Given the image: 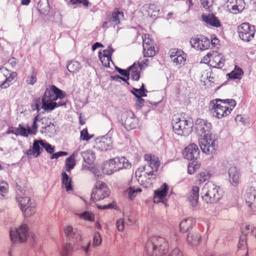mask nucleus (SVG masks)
<instances>
[{
	"instance_id": "obj_38",
	"label": "nucleus",
	"mask_w": 256,
	"mask_h": 256,
	"mask_svg": "<svg viewBox=\"0 0 256 256\" xmlns=\"http://www.w3.org/2000/svg\"><path fill=\"white\" fill-rule=\"evenodd\" d=\"M80 64L74 60L69 62L67 65V68L70 72H78L80 68Z\"/></svg>"
},
{
	"instance_id": "obj_3",
	"label": "nucleus",
	"mask_w": 256,
	"mask_h": 256,
	"mask_svg": "<svg viewBox=\"0 0 256 256\" xmlns=\"http://www.w3.org/2000/svg\"><path fill=\"white\" fill-rule=\"evenodd\" d=\"M169 244L164 237L154 236L148 238L145 245V250L149 256L157 254H164L168 251Z\"/></svg>"
},
{
	"instance_id": "obj_56",
	"label": "nucleus",
	"mask_w": 256,
	"mask_h": 256,
	"mask_svg": "<svg viewBox=\"0 0 256 256\" xmlns=\"http://www.w3.org/2000/svg\"><path fill=\"white\" fill-rule=\"evenodd\" d=\"M116 226L119 232H122L124 228V219L120 218L116 222Z\"/></svg>"
},
{
	"instance_id": "obj_15",
	"label": "nucleus",
	"mask_w": 256,
	"mask_h": 256,
	"mask_svg": "<svg viewBox=\"0 0 256 256\" xmlns=\"http://www.w3.org/2000/svg\"><path fill=\"white\" fill-rule=\"evenodd\" d=\"M192 47L200 50H208L210 46V40L204 36H195L190 40Z\"/></svg>"
},
{
	"instance_id": "obj_24",
	"label": "nucleus",
	"mask_w": 256,
	"mask_h": 256,
	"mask_svg": "<svg viewBox=\"0 0 256 256\" xmlns=\"http://www.w3.org/2000/svg\"><path fill=\"white\" fill-rule=\"evenodd\" d=\"M112 142L110 138L102 137L96 140L94 147L102 151H106L112 148Z\"/></svg>"
},
{
	"instance_id": "obj_23",
	"label": "nucleus",
	"mask_w": 256,
	"mask_h": 256,
	"mask_svg": "<svg viewBox=\"0 0 256 256\" xmlns=\"http://www.w3.org/2000/svg\"><path fill=\"white\" fill-rule=\"evenodd\" d=\"M168 186L164 183L158 189L154 191V203H159L163 201L164 198L167 194Z\"/></svg>"
},
{
	"instance_id": "obj_63",
	"label": "nucleus",
	"mask_w": 256,
	"mask_h": 256,
	"mask_svg": "<svg viewBox=\"0 0 256 256\" xmlns=\"http://www.w3.org/2000/svg\"><path fill=\"white\" fill-rule=\"evenodd\" d=\"M148 63V59H144V60H142L140 62H138V64H136L137 66L140 69L142 70V68H144L145 67L147 66Z\"/></svg>"
},
{
	"instance_id": "obj_19",
	"label": "nucleus",
	"mask_w": 256,
	"mask_h": 256,
	"mask_svg": "<svg viewBox=\"0 0 256 256\" xmlns=\"http://www.w3.org/2000/svg\"><path fill=\"white\" fill-rule=\"evenodd\" d=\"M200 151L197 145L194 144H189L184 148L183 152L184 156L188 160H197L199 157Z\"/></svg>"
},
{
	"instance_id": "obj_33",
	"label": "nucleus",
	"mask_w": 256,
	"mask_h": 256,
	"mask_svg": "<svg viewBox=\"0 0 256 256\" xmlns=\"http://www.w3.org/2000/svg\"><path fill=\"white\" fill-rule=\"evenodd\" d=\"M212 176V174L208 170H204L199 172L196 176L198 182L200 184L209 180Z\"/></svg>"
},
{
	"instance_id": "obj_10",
	"label": "nucleus",
	"mask_w": 256,
	"mask_h": 256,
	"mask_svg": "<svg viewBox=\"0 0 256 256\" xmlns=\"http://www.w3.org/2000/svg\"><path fill=\"white\" fill-rule=\"evenodd\" d=\"M204 64L214 68H221L224 66L225 60L222 54L217 51H210L202 59Z\"/></svg>"
},
{
	"instance_id": "obj_8",
	"label": "nucleus",
	"mask_w": 256,
	"mask_h": 256,
	"mask_svg": "<svg viewBox=\"0 0 256 256\" xmlns=\"http://www.w3.org/2000/svg\"><path fill=\"white\" fill-rule=\"evenodd\" d=\"M239 38L244 42H250L254 39L256 28L249 22H244L237 28Z\"/></svg>"
},
{
	"instance_id": "obj_42",
	"label": "nucleus",
	"mask_w": 256,
	"mask_h": 256,
	"mask_svg": "<svg viewBox=\"0 0 256 256\" xmlns=\"http://www.w3.org/2000/svg\"><path fill=\"white\" fill-rule=\"evenodd\" d=\"M248 250L245 236H241L238 244V252H241L243 251L244 252H247Z\"/></svg>"
},
{
	"instance_id": "obj_20",
	"label": "nucleus",
	"mask_w": 256,
	"mask_h": 256,
	"mask_svg": "<svg viewBox=\"0 0 256 256\" xmlns=\"http://www.w3.org/2000/svg\"><path fill=\"white\" fill-rule=\"evenodd\" d=\"M144 160L147 162L151 171L156 172L160 164V161L158 156L152 154H146L144 156Z\"/></svg>"
},
{
	"instance_id": "obj_46",
	"label": "nucleus",
	"mask_w": 256,
	"mask_h": 256,
	"mask_svg": "<svg viewBox=\"0 0 256 256\" xmlns=\"http://www.w3.org/2000/svg\"><path fill=\"white\" fill-rule=\"evenodd\" d=\"M90 171L92 172V173L94 174L96 179L97 180H98V179L100 178H101L103 176V171L102 172L100 168L96 167V166H94L91 168Z\"/></svg>"
},
{
	"instance_id": "obj_35",
	"label": "nucleus",
	"mask_w": 256,
	"mask_h": 256,
	"mask_svg": "<svg viewBox=\"0 0 256 256\" xmlns=\"http://www.w3.org/2000/svg\"><path fill=\"white\" fill-rule=\"evenodd\" d=\"M76 164V156L74 154H72L66 160V170L68 172H70V170L74 168Z\"/></svg>"
},
{
	"instance_id": "obj_7",
	"label": "nucleus",
	"mask_w": 256,
	"mask_h": 256,
	"mask_svg": "<svg viewBox=\"0 0 256 256\" xmlns=\"http://www.w3.org/2000/svg\"><path fill=\"white\" fill-rule=\"evenodd\" d=\"M29 228L26 224H22L18 227L12 228L10 232V238L13 243L25 242L29 234Z\"/></svg>"
},
{
	"instance_id": "obj_5",
	"label": "nucleus",
	"mask_w": 256,
	"mask_h": 256,
	"mask_svg": "<svg viewBox=\"0 0 256 256\" xmlns=\"http://www.w3.org/2000/svg\"><path fill=\"white\" fill-rule=\"evenodd\" d=\"M174 131L180 136H188L192 131V124L185 118L174 115L172 120Z\"/></svg>"
},
{
	"instance_id": "obj_9",
	"label": "nucleus",
	"mask_w": 256,
	"mask_h": 256,
	"mask_svg": "<svg viewBox=\"0 0 256 256\" xmlns=\"http://www.w3.org/2000/svg\"><path fill=\"white\" fill-rule=\"evenodd\" d=\"M110 192L109 188L104 182L97 180L92 191L91 199L94 202L103 200L108 197Z\"/></svg>"
},
{
	"instance_id": "obj_54",
	"label": "nucleus",
	"mask_w": 256,
	"mask_h": 256,
	"mask_svg": "<svg viewBox=\"0 0 256 256\" xmlns=\"http://www.w3.org/2000/svg\"><path fill=\"white\" fill-rule=\"evenodd\" d=\"M243 8L242 6H238L236 4L231 6L230 8H229L231 12L236 14L239 12H241Z\"/></svg>"
},
{
	"instance_id": "obj_25",
	"label": "nucleus",
	"mask_w": 256,
	"mask_h": 256,
	"mask_svg": "<svg viewBox=\"0 0 256 256\" xmlns=\"http://www.w3.org/2000/svg\"><path fill=\"white\" fill-rule=\"evenodd\" d=\"M12 133L16 136L24 137H28V135L36 134L32 127H30L28 124L25 127L22 124H19L18 128L15 130V132H12Z\"/></svg>"
},
{
	"instance_id": "obj_57",
	"label": "nucleus",
	"mask_w": 256,
	"mask_h": 256,
	"mask_svg": "<svg viewBox=\"0 0 256 256\" xmlns=\"http://www.w3.org/2000/svg\"><path fill=\"white\" fill-rule=\"evenodd\" d=\"M114 52V50L112 46H109L108 49L103 50V52H102V55L104 56L112 58V55Z\"/></svg>"
},
{
	"instance_id": "obj_41",
	"label": "nucleus",
	"mask_w": 256,
	"mask_h": 256,
	"mask_svg": "<svg viewBox=\"0 0 256 256\" xmlns=\"http://www.w3.org/2000/svg\"><path fill=\"white\" fill-rule=\"evenodd\" d=\"M126 192L128 194L129 198L130 200H133L138 194L142 192V189L140 188L130 186L126 190Z\"/></svg>"
},
{
	"instance_id": "obj_31",
	"label": "nucleus",
	"mask_w": 256,
	"mask_h": 256,
	"mask_svg": "<svg viewBox=\"0 0 256 256\" xmlns=\"http://www.w3.org/2000/svg\"><path fill=\"white\" fill-rule=\"evenodd\" d=\"M62 185L64 186L66 191H69L72 190V180L67 174L65 172H62Z\"/></svg>"
},
{
	"instance_id": "obj_13",
	"label": "nucleus",
	"mask_w": 256,
	"mask_h": 256,
	"mask_svg": "<svg viewBox=\"0 0 256 256\" xmlns=\"http://www.w3.org/2000/svg\"><path fill=\"white\" fill-rule=\"evenodd\" d=\"M18 78L16 72H13L10 73L6 68L0 69V88H6L13 84Z\"/></svg>"
},
{
	"instance_id": "obj_47",
	"label": "nucleus",
	"mask_w": 256,
	"mask_h": 256,
	"mask_svg": "<svg viewBox=\"0 0 256 256\" xmlns=\"http://www.w3.org/2000/svg\"><path fill=\"white\" fill-rule=\"evenodd\" d=\"M80 217L84 220L93 222L94 220V214L90 212H84L80 214Z\"/></svg>"
},
{
	"instance_id": "obj_40",
	"label": "nucleus",
	"mask_w": 256,
	"mask_h": 256,
	"mask_svg": "<svg viewBox=\"0 0 256 256\" xmlns=\"http://www.w3.org/2000/svg\"><path fill=\"white\" fill-rule=\"evenodd\" d=\"M64 236L68 240H70L74 238L75 232L74 230L73 227L70 225H66L64 227Z\"/></svg>"
},
{
	"instance_id": "obj_50",
	"label": "nucleus",
	"mask_w": 256,
	"mask_h": 256,
	"mask_svg": "<svg viewBox=\"0 0 256 256\" xmlns=\"http://www.w3.org/2000/svg\"><path fill=\"white\" fill-rule=\"evenodd\" d=\"M74 251V247L72 244L67 242L64 248L63 254L64 256H68L72 254Z\"/></svg>"
},
{
	"instance_id": "obj_16",
	"label": "nucleus",
	"mask_w": 256,
	"mask_h": 256,
	"mask_svg": "<svg viewBox=\"0 0 256 256\" xmlns=\"http://www.w3.org/2000/svg\"><path fill=\"white\" fill-rule=\"evenodd\" d=\"M211 124L202 119H198L196 122V130L197 134L204 137L212 134L210 132Z\"/></svg>"
},
{
	"instance_id": "obj_34",
	"label": "nucleus",
	"mask_w": 256,
	"mask_h": 256,
	"mask_svg": "<svg viewBox=\"0 0 256 256\" xmlns=\"http://www.w3.org/2000/svg\"><path fill=\"white\" fill-rule=\"evenodd\" d=\"M140 70L136 63L129 68L130 75L134 80L137 81L140 79Z\"/></svg>"
},
{
	"instance_id": "obj_59",
	"label": "nucleus",
	"mask_w": 256,
	"mask_h": 256,
	"mask_svg": "<svg viewBox=\"0 0 256 256\" xmlns=\"http://www.w3.org/2000/svg\"><path fill=\"white\" fill-rule=\"evenodd\" d=\"M202 4L205 8H210L212 6L213 0H200Z\"/></svg>"
},
{
	"instance_id": "obj_11",
	"label": "nucleus",
	"mask_w": 256,
	"mask_h": 256,
	"mask_svg": "<svg viewBox=\"0 0 256 256\" xmlns=\"http://www.w3.org/2000/svg\"><path fill=\"white\" fill-rule=\"evenodd\" d=\"M144 167L139 168L136 172V176L138 182L145 188H150L155 181L154 172L144 170Z\"/></svg>"
},
{
	"instance_id": "obj_55",
	"label": "nucleus",
	"mask_w": 256,
	"mask_h": 256,
	"mask_svg": "<svg viewBox=\"0 0 256 256\" xmlns=\"http://www.w3.org/2000/svg\"><path fill=\"white\" fill-rule=\"evenodd\" d=\"M43 148L45 149L48 153L51 154L52 155L54 152V148L52 146L51 144L45 142L44 140Z\"/></svg>"
},
{
	"instance_id": "obj_14",
	"label": "nucleus",
	"mask_w": 256,
	"mask_h": 256,
	"mask_svg": "<svg viewBox=\"0 0 256 256\" xmlns=\"http://www.w3.org/2000/svg\"><path fill=\"white\" fill-rule=\"evenodd\" d=\"M200 146L202 150L208 154L214 153L218 147L212 134L202 137L200 140Z\"/></svg>"
},
{
	"instance_id": "obj_21",
	"label": "nucleus",
	"mask_w": 256,
	"mask_h": 256,
	"mask_svg": "<svg viewBox=\"0 0 256 256\" xmlns=\"http://www.w3.org/2000/svg\"><path fill=\"white\" fill-rule=\"evenodd\" d=\"M122 120L124 127L127 129H133L136 128L137 120L134 118V114L132 112L124 114Z\"/></svg>"
},
{
	"instance_id": "obj_12",
	"label": "nucleus",
	"mask_w": 256,
	"mask_h": 256,
	"mask_svg": "<svg viewBox=\"0 0 256 256\" xmlns=\"http://www.w3.org/2000/svg\"><path fill=\"white\" fill-rule=\"evenodd\" d=\"M16 200L23 214L26 216L34 214L36 212V204L31 202L28 196H18Z\"/></svg>"
},
{
	"instance_id": "obj_52",
	"label": "nucleus",
	"mask_w": 256,
	"mask_h": 256,
	"mask_svg": "<svg viewBox=\"0 0 256 256\" xmlns=\"http://www.w3.org/2000/svg\"><path fill=\"white\" fill-rule=\"evenodd\" d=\"M92 138V136L88 134L87 128H84L80 132V138L84 141H88Z\"/></svg>"
},
{
	"instance_id": "obj_53",
	"label": "nucleus",
	"mask_w": 256,
	"mask_h": 256,
	"mask_svg": "<svg viewBox=\"0 0 256 256\" xmlns=\"http://www.w3.org/2000/svg\"><path fill=\"white\" fill-rule=\"evenodd\" d=\"M168 256H184L182 251L178 248L172 249Z\"/></svg>"
},
{
	"instance_id": "obj_6",
	"label": "nucleus",
	"mask_w": 256,
	"mask_h": 256,
	"mask_svg": "<svg viewBox=\"0 0 256 256\" xmlns=\"http://www.w3.org/2000/svg\"><path fill=\"white\" fill-rule=\"evenodd\" d=\"M220 187L212 182L206 183L203 188V200L206 203H214L220 198Z\"/></svg>"
},
{
	"instance_id": "obj_26",
	"label": "nucleus",
	"mask_w": 256,
	"mask_h": 256,
	"mask_svg": "<svg viewBox=\"0 0 256 256\" xmlns=\"http://www.w3.org/2000/svg\"><path fill=\"white\" fill-rule=\"evenodd\" d=\"M229 180L233 186H237L240 182V173L237 168L234 166H231L228 170Z\"/></svg>"
},
{
	"instance_id": "obj_43",
	"label": "nucleus",
	"mask_w": 256,
	"mask_h": 256,
	"mask_svg": "<svg viewBox=\"0 0 256 256\" xmlns=\"http://www.w3.org/2000/svg\"><path fill=\"white\" fill-rule=\"evenodd\" d=\"M37 72L35 68H33L32 72L30 76H28L26 78V82L28 84H34L37 80L36 78Z\"/></svg>"
},
{
	"instance_id": "obj_45",
	"label": "nucleus",
	"mask_w": 256,
	"mask_h": 256,
	"mask_svg": "<svg viewBox=\"0 0 256 256\" xmlns=\"http://www.w3.org/2000/svg\"><path fill=\"white\" fill-rule=\"evenodd\" d=\"M148 12L150 16L156 17L158 14L160 10L156 4H150L149 6Z\"/></svg>"
},
{
	"instance_id": "obj_39",
	"label": "nucleus",
	"mask_w": 256,
	"mask_h": 256,
	"mask_svg": "<svg viewBox=\"0 0 256 256\" xmlns=\"http://www.w3.org/2000/svg\"><path fill=\"white\" fill-rule=\"evenodd\" d=\"M8 183L0 180V199L6 197L8 193Z\"/></svg>"
},
{
	"instance_id": "obj_51",
	"label": "nucleus",
	"mask_w": 256,
	"mask_h": 256,
	"mask_svg": "<svg viewBox=\"0 0 256 256\" xmlns=\"http://www.w3.org/2000/svg\"><path fill=\"white\" fill-rule=\"evenodd\" d=\"M143 47L146 45L150 46L153 44V40L148 34H144L142 36Z\"/></svg>"
},
{
	"instance_id": "obj_2",
	"label": "nucleus",
	"mask_w": 256,
	"mask_h": 256,
	"mask_svg": "<svg viewBox=\"0 0 256 256\" xmlns=\"http://www.w3.org/2000/svg\"><path fill=\"white\" fill-rule=\"evenodd\" d=\"M236 104L233 99L216 98L210 101L209 110L214 116L220 119L228 116Z\"/></svg>"
},
{
	"instance_id": "obj_64",
	"label": "nucleus",
	"mask_w": 256,
	"mask_h": 256,
	"mask_svg": "<svg viewBox=\"0 0 256 256\" xmlns=\"http://www.w3.org/2000/svg\"><path fill=\"white\" fill-rule=\"evenodd\" d=\"M116 70L120 74L126 77L128 76L130 74V71L129 70V68L127 70H125L120 68H117Z\"/></svg>"
},
{
	"instance_id": "obj_36",
	"label": "nucleus",
	"mask_w": 256,
	"mask_h": 256,
	"mask_svg": "<svg viewBox=\"0 0 256 256\" xmlns=\"http://www.w3.org/2000/svg\"><path fill=\"white\" fill-rule=\"evenodd\" d=\"M82 156L85 162L90 164L95 160L94 154L91 150H86L82 152Z\"/></svg>"
},
{
	"instance_id": "obj_1",
	"label": "nucleus",
	"mask_w": 256,
	"mask_h": 256,
	"mask_svg": "<svg viewBox=\"0 0 256 256\" xmlns=\"http://www.w3.org/2000/svg\"><path fill=\"white\" fill-rule=\"evenodd\" d=\"M66 93L54 86L46 88L42 98V108L45 111H52L58 106H65L66 102L62 100Z\"/></svg>"
},
{
	"instance_id": "obj_48",
	"label": "nucleus",
	"mask_w": 256,
	"mask_h": 256,
	"mask_svg": "<svg viewBox=\"0 0 256 256\" xmlns=\"http://www.w3.org/2000/svg\"><path fill=\"white\" fill-rule=\"evenodd\" d=\"M98 56L102 65L105 67H109L110 62L112 61V58L104 56L102 55L101 52H99Z\"/></svg>"
},
{
	"instance_id": "obj_61",
	"label": "nucleus",
	"mask_w": 256,
	"mask_h": 256,
	"mask_svg": "<svg viewBox=\"0 0 256 256\" xmlns=\"http://www.w3.org/2000/svg\"><path fill=\"white\" fill-rule=\"evenodd\" d=\"M180 53H183V52L176 49H172L169 52L170 56L172 59L176 57Z\"/></svg>"
},
{
	"instance_id": "obj_18",
	"label": "nucleus",
	"mask_w": 256,
	"mask_h": 256,
	"mask_svg": "<svg viewBox=\"0 0 256 256\" xmlns=\"http://www.w3.org/2000/svg\"><path fill=\"white\" fill-rule=\"evenodd\" d=\"M246 202L253 211H256V188L252 186L246 190Z\"/></svg>"
},
{
	"instance_id": "obj_27",
	"label": "nucleus",
	"mask_w": 256,
	"mask_h": 256,
	"mask_svg": "<svg viewBox=\"0 0 256 256\" xmlns=\"http://www.w3.org/2000/svg\"><path fill=\"white\" fill-rule=\"evenodd\" d=\"M202 18L204 22L211 26L216 28L221 26L220 21L213 14H210L208 15L202 14Z\"/></svg>"
},
{
	"instance_id": "obj_58",
	"label": "nucleus",
	"mask_w": 256,
	"mask_h": 256,
	"mask_svg": "<svg viewBox=\"0 0 256 256\" xmlns=\"http://www.w3.org/2000/svg\"><path fill=\"white\" fill-rule=\"evenodd\" d=\"M141 90L133 88V90L132 91V93L138 98H140V97L146 96V94H144V92H142Z\"/></svg>"
},
{
	"instance_id": "obj_37",
	"label": "nucleus",
	"mask_w": 256,
	"mask_h": 256,
	"mask_svg": "<svg viewBox=\"0 0 256 256\" xmlns=\"http://www.w3.org/2000/svg\"><path fill=\"white\" fill-rule=\"evenodd\" d=\"M143 48L144 55L146 57L154 56L158 52L153 44L150 46L146 45L143 47Z\"/></svg>"
},
{
	"instance_id": "obj_49",
	"label": "nucleus",
	"mask_w": 256,
	"mask_h": 256,
	"mask_svg": "<svg viewBox=\"0 0 256 256\" xmlns=\"http://www.w3.org/2000/svg\"><path fill=\"white\" fill-rule=\"evenodd\" d=\"M172 62L176 64H182L186 60L185 54L183 53L179 54L176 57L172 59Z\"/></svg>"
},
{
	"instance_id": "obj_17",
	"label": "nucleus",
	"mask_w": 256,
	"mask_h": 256,
	"mask_svg": "<svg viewBox=\"0 0 256 256\" xmlns=\"http://www.w3.org/2000/svg\"><path fill=\"white\" fill-rule=\"evenodd\" d=\"M43 146V140H34L32 148L26 152V156L30 158L38 157L44 151Z\"/></svg>"
},
{
	"instance_id": "obj_30",
	"label": "nucleus",
	"mask_w": 256,
	"mask_h": 256,
	"mask_svg": "<svg viewBox=\"0 0 256 256\" xmlns=\"http://www.w3.org/2000/svg\"><path fill=\"white\" fill-rule=\"evenodd\" d=\"M192 225V220L190 218H186L180 224V230L182 232H186L188 231Z\"/></svg>"
},
{
	"instance_id": "obj_44",
	"label": "nucleus",
	"mask_w": 256,
	"mask_h": 256,
	"mask_svg": "<svg viewBox=\"0 0 256 256\" xmlns=\"http://www.w3.org/2000/svg\"><path fill=\"white\" fill-rule=\"evenodd\" d=\"M102 243V238L98 232H94L92 238V246L94 248L100 246Z\"/></svg>"
},
{
	"instance_id": "obj_62",
	"label": "nucleus",
	"mask_w": 256,
	"mask_h": 256,
	"mask_svg": "<svg viewBox=\"0 0 256 256\" xmlns=\"http://www.w3.org/2000/svg\"><path fill=\"white\" fill-rule=\"evenodd\" d=\"M70 2L72 4L78 3L82 4L86 7L88 6L89 4L88 0H70Z\"/></svg>"
},
{
	"instance_id": "obj_29",
	"label": "nucleus",
	"mask_w": 256,
	"mask_h": 256,
	"mask_svg": "<svg viewBox=\"0 0 256 256\" xmlns=\"http://www.w3.org/2000/svg\"><path fill=\"white\" fill-rule=\"evenodd\" d=\"M188 242L192 246H197L201 240V236L197 232H190L188 233L187 236Z\"/></svg>"
},
{
	"instance_id": "obj_22",
	"label": "nucleus",
	"mask_w": 256,
	"mask_h": 256,
	"mask_svg": "<svg viewBox=\"0 0 256 256\" xmlns=\"http://www.w3.org/2000/svg\"><path fill=\"white\" fill-rule=\"evenodd\" d=\"M200 188L198 186H194L188 196L187 198L192 208L197 206L198 203Z\"/></svg>"
},
{
	"instance_id": "obj_4",
	"label": "nucleus",
	"mask_w": 256,
	"mask_h": 256,
	"mask_svg": "<svg viewBox=\"0 0 256 256\" xmlns=\"http://www.w3.org/2000/svg\"><path fill=\"white\" fill-rule=\"evenodd\" d=\"M130 166V163L126 158H115L104 162L102 170L104 174H111L121 169L128 168Z\"/></svg>"
},
{
	"instance_id": "obj_60",
	"label": "nucleus",
	"mask_w": 256,
	"mask_h": 256,
	"mask_svg": "<svg viewBox=\"0 0 256 256\" xmlns=\"http://www.w3.org/2000/svg\"><path fill=\"white\" fill-rule=\"evenodd\" d=\"M68 152H58L56 153H53L50 156V159L53 160L54 158H58L60 156L68 155Z\"/></svg>"
},
{
	"instance_id": "obj_32",
	"label": "nucleus",
	"mask_w": 256,
	"mask_h": 256,
	"mask_svg": "<svg viewBox=\"0 0 256 256\" xmlns=\"http://www.w3.org/2000/svg\"><path fill=\"white\" fill-rule=\"evenodd\" d=\"M243 75L244 72L242 70L240 67L236 66L233 70L228 74V76L230 78L238 80L241 79Z\"/></svg>"
},
{
	"instance_id": "obj_28",
	"label": "nucleus",
	"mask_w": 256,
	"mask_h": 256,
	"mask_svg": "<svg viewBox=\"0 0 256 256\" xmlns=\"http://www.w3.org/2000/svg\"><path fill=\"white\" fill-rule=\"evenodd\" d=\"M124 20V14L122 12L120 11L118 8L112 12L109 22L113 26L119 24L120 22Z\"/></svg>"
}]
</instances>
